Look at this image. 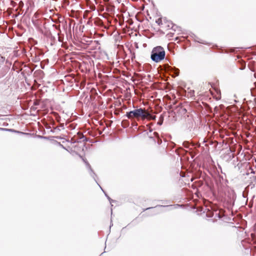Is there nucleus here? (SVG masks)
<instances>
[{
  "label": "nucleus",
  "instance_id": "39448f33",
  "mask_svg": "<svg viewBox=\"0 0 256 256\" xmlns=\"http://www.w3.org/2000/svg\"><path fill=\"white\" fill-rule=\"evenodd\" d=\"M165 70L169 72L173 76H176L179 74V70L176 68L172 67L168 64L166 66Z\"/></svg>",
  "mask_w": 256,
  "mask_h": 256
},
{
  "label": "nucleus",
  "instance_id": "ddd939ff",
  "mask_svg": "<svg viewBox=\"0 0 256 256\" xmlns=\"http://www.w3.org/2000/svg\"><path fill=\"white\" fill-rule=\"evenodd\" d=\"M4 130H7V131L13 132H18V133L20 132L18 131H16V130H15L12 129L4 128Z\"/></svg>",
  "mask_w": 256,
  "mask_h": 256
},
{
  "label": "nucleus",
  "instance_id": "9d476101",
  "mask_svg": "<svg viewBox=\"0 0 256 256\" xmlns=\"http://www.w3.org/2000/svg\"><path fill=\"white\" fill-rule=\"evenodd\" d=\"M122 123L124 128H126L129 126V122L127 120H123Z\"/></svg>",
  "mask_w": 256,
  "mask_h": 256
},
{
  "label": "nucleus",
  "instance_id": "a878e982",
  "mask_svg": "<svg viewBox=\"0 0 256 256\" xmlns=\"http://www.w3.org/2000/svg\"><path fill=\"white\" fill-rule=\"evenodd\" d=\"M193 180H194L193 178H192L191 181L192 182L193 181Z\"/></svg>",
  "mask_w": 256,
  "mask_h": 256
},
{
  "label": "nucleus",
  "instance_id": "a211bd4d",
  "mask_svg": "<svg viewBox=\"0 0 256 256\" xmlns=\"http://www.w3.org/2000/svg\"><path fill=\"white\" fill-rule=\"evenodd\" d=\"M154 136H158V132H154Z\"/></svg>",
  "mask_w": 256,
  "mask_h": 256
},
{
  "label": "nucleus",
  "instance_id": "393cba45",
  "mask_svg": "<svg viewBox=\"0 0 256 256\" xmlns=\"http://www.w3.org/2000/svg\"><path fill=\"white\" fill-rule=\"evenodd\" d=\"M38 104V103L37 102H34V104L37 105Z\"/></svg>",
  "mask_w": 256,
  "mask_h": 256
},
{
  "label": "nucleus",
  "instance_id": "f257e3e1",
  "mask_svg": "<svg viewBox=\"0 0 256 256\" xmlns=\"http://www.w3.org/2000/svg\"><path fill=\"white\" fill-rule=\"evenodd\" d=\"M165 56L164 48L161 46H157L152 49L150 58L152 61L158 62L164 60Z\"/></svg>",
  "mask_w": 256,
  "mask_h": 256
},
{
  "label": "nucleus",
  "instance_id": "9b49d317",
  "mask_svg": "<svg viewBox=\"0 0 256 256\" xmlns=\"http://www.w3.org/2000/svg\"><path fill=\"white\" fill-rule=\"evenodd\" d=\"M156 23L158 24V26H160L162 24V18H159L156 20Z\"/></svg>",
  "mask_w": 256,
  "mask_h": 256
},
{
  "label": "nucleus",
  "instance_id": "4468645a",
  "mask_svg": "<svg viewBox=\"0 0 256 256\" xmlns=\"http://www.w3.org/2000/svg\"><path fill=\"white\" fill-rule=\"evenodd\" d=\"M245 68H246V64L244 63V64H242V67L240 68V69L241 70H244V69Z\"/></svg>",
  "mask_w": 256,
  "mask_h": 256
},
{
  "label": "nucleus",
  "instance_id": "5701e85b",
  "mask_svg": "<svg viewBox=\"0 0 256 256\" xmlns=\"http://www.w3.org/2000/svg\"><path fill=\"white\" fill-rule=\"evenodd\" d=\"M134 126H137V124L136 122L134 123Z\"/></svg>",
  "mask_w": 256,
  "mask_h": 256
},
{
  "label": "nucleus",
  "instance_id": "412c9836",
  "mask_svg": "<svg viewBox=\"0 0 256 256\" xmlns=\"http://www.w3.org/2000/svg\"><path fill=\"white\" fill-rule=\"evenodd\" d=\"M152 208H153V207L148 208H146V210H150V209H152Z\"/></svg>",
  "mask_w": 256,
  "mask_h": 256
},
{
  "label": "nucleus",
  "instance_id": "f03ea898",
  "mask_svg": "<svg viewBox=\"0 0 256 256\" xmlns=\"http://www.w3.org/2000/svg\"><path fill=\"white\" fill-rule=\"evenodd\" d=\"M4 60L5 58L0 55V92L6 89V80H2L7 72L6 68L5 67H2Z\"/></svg>",
  "mask_w": 256,
  "mask_h": 256
},
{
  "label": "nucleus",
  "instance_id": "20e7f679",
  "mask_svg": "<svg viewBox=\"0 0 256 256\" xmlns=\"http://www.w3.org/2000/svg\"><path fill=\"white\" fill-rule=\"evenodd\" d=\"M82 160H84V162H85V164H86V165L87 166L88 168L90 171V174L91 175V176L94 178V180L96 181V182L97 183V184L100 186V188L102 189V190L104 192V194L105 196H106V197L108 198V200L109 202H110V203H112V202H114V200H112V198H110L104 191V190L102 189V188L100 187V186L98 184V182H96V178H95V176H96V174H95V173L93 172L92 170V169L91 167H90V164L88 163V162L87 161H86V160H84V158H82Z\"/></svg>",
  "mask_w": 256,
  "mask_h": 256
},
{
  "label": "nucleus",
  "instance_id": "6ab92c4d",
  "mask_svg": "<svg viewBox=\"0 0 256 256\" xmlns=\"http://www.w3.org/2000/svg\"><path fill=\"white\" fill-rule=\"evenodd\" d=\"M242 196L244 198H246V195L245 194L244 192H243V193H242Z\"/></svg>",
  "mask_w": 256,
  "mask_h": 256
},
{
  "label": "nucleus",
  "instance_id": "dca6fc26",
  "mask_svg": "<svg viewBox=\"0 0 256 256\" xmlns=\"http://www.w3.org/2000/svg\"><path fill=\"white\" fill-rule=\"evenodd\" d=\"M184 146L186 148L188 147V142H184Z\"/></svg>",
  "mask_w": 256,
  "mask_h": 256
},
{
  "label": "nucleus",
  "instance_id": "0eeeda50",
  "mask_svg": "<svg viewBox=\"0 0 256 256\" xmlns=\"http://www.w3.org/2000/svg\"><path fill=\"white\" fill-rule=\"evenodd\" d=\"M179 206H180V205H178V204L168 205V206L158 205V206H156V207H163V208L166 207V208H170V209L176 208H178Z\"/></svg>",
  "mask_w": 256,
  "mask_h": 256
},
{
  "label": "nucleus",
  "instance_id": "1a4fd4ad",
  "mask_svg": "<svg viewBox=\"0 0 256 256\" xmlns=\"http://www.w3.org/2000/svg\"><path fill=\"white\" fill-rule=\"evenodd\" d=\"M249 181H252V183L256 184V176H250Z\"/></svg>",
  "mask_w": 256,
  "mask_h": 256
},
{
  "label": "nucleus",
  "instance_id": "423d86ee",
  "mask_svg": "<svg viewBox=\"0 0 256 256\" xmlns=\"http://www.w3.org/2000/svg\"><path fill=\"white\" fill-rule=\"evenodd\" d=\"M144 117L142 118V120L148 119L149 120H154L156 118V116L152 115L148 111L144 108Z\"/></svg>",
  "mask_w": 256,
  "mask_h": 256
},
{
  "label": "nucleus",
  "instance_id": "2eb2a0df",
  "mask_svg": "<svg viewBox=\"0 0 256 256\" xmlns=\"http://www.w3.org/2000/svg\"><path fill=\"white\" fill-rule=\"evenodd\" d=\"M250 170H251L250 174H256V172L252 168H250Z\"/></svg>",
  "mask_w": 256,
  "mask_h": 256
},
{
  "label": "nucleus",
  "instance_id": "f8f14e48",
  "mask_svg": "<svg viewBox=\"0 0 256 256\" xmlns=\"http://www.w3.org/2000/svg\"><path fill=\"white\" fill-rule=\"evenodd\" d=\"M249 184L248 185V187H250L251 188H254L255 186V184H256L254 183H252V181H249Z\"/></svg>",
  "mask_w": 256,
  "mask_h": 256
},
{
  "label": "nucleus",
  "instance_id": "7ed1b4c3",
  "mask_svg": "<svg viewBox=\"0 0 256 256\" xmlns=\"http://www.w3.org/2000/svg\"><path fill=\"white\" fill-rule=\"evenodd\" d=\"M144 108H137L133 110L126 112L125 116L131 120H132L134 118L137 119L141 118L142 120V118L144 117Z\"/></svg>",
  "mask_w": 256,
  "mask_h": 256
},
{
  "label": "nucleus",
  "instance_id": "b1692460",
  "mask_svg": "<svg viewBox=\"0 0 256 256\" xmlns=\"http://www.w3.org/2000/svg\"><path fill=\"white\" fill-rule=\"evenodd\" d=\"M60 146H62L64 148L66 149V148L63 146V145H62V144H60Z\"/></svg>",
  "mask_w": 256,
  "mask_h": 256
},
{
  "label": "nucleus",
  "instance_id": "f3484780",
  "mask_svg": "<svg viewBox=\"0 0 256 256\" xmlns=\"http://www.w3.org/2000/svg\"><path fill=\"white\" fill-rule=\"evenodd\" d=\"M184 146L186 148L188 147V142H184Z\"/></svg>",
  "mask_w": 256,
  "mask_h": 256
},
{
  "label": "nucleus",
  "instance_id": "4be33fe9",
  "mask_svg": "<svg viewBox=\"0 0 256 256\" xmlns=\"http://www.w3.org/2000/svg\"><path fill=\"white\" fill-rule=\"evenodd\" d=\"M194 92V90L192 92H190V95H192V94Z\"/></svg>",
  "mask_w": 256,
  "mask_h": 256
},
{
  "label": "nucleus",
  "instance_id": "6e6552de",
  "mask_svg": "<svg viewBox=\"0 0 256 256\" xmlns=\"http://www.w3.org/2000/svg\"><path fill=\"white\" fill-rule=\"evenodd\" d=\"M164 120V116L163 114H161L160 116L159 120L157 123L158 124L161 126L163 123Z\"/></svg>",
  "mask_w": 256,
  "mask_h": 256
},
{
  "label": "nucleus",
  "instance_id": "aec40b11",
  "mask_svg": "<svg viewBox=\"0 0 256 256\" xmlns=\"http://www.w3.org/2000/svg\"><path fill=\"white\" fill-rule=\"evenodd\" d=\"M60 126V128H64V124H61Z\"/></svg>",
  "mask_w": 256,
  "mask_h": 256
}]
</instances>
